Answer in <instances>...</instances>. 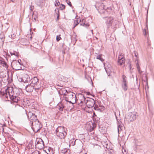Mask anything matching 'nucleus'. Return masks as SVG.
Wrapping results in <instances>:
<instances>
[{"mask_svg":"<svg viewBox=\"0 0 154 154\" xmlns=\"http://www.w3.org/2000/svg\"><path fill=\"white\" fill-rule=\"evenodd\" d=\"M62 91H63V94L67 97H66L65 100L71 104L70 108L71 109L74 107L73 104L76 102V95L74 93L72 92H67V91L65 89H63Z\"/></svg>","mask_w":154,"mask_h":154,"instance_id":"f257e3e1","label":"nucleus"},{"mask_svg":"<svg viewBox=\"0 0 154 154\" xmlns=\"http://www.w3.org/2000/svg\"><path fill=\"white\" fill-rule=\"evenodd\" d=\"M20 110L21 112L23 114H26L29 120L32 123L33 122H35L38 120L37 117L36 116L31 112H29L28 113H27L25 109L22 107H20Z\"/></svg>","mask_w":154,"mask_h":154,"instance_id":"f03ea898","label":"nucleus"},{"mask_svg":"<svg viewBox=\"0 0 154 154\" xmlns=\"http://www.w3.org/2000/svg\"><path fill=\"white\" fill-rule=\"evenodd\" d=\"M103 19L104 20L107 28H109L112 26L114 20V19L113 17L107 16L103 17Z\"/></svg>","mask_w":154,"mask_h":154,"instance_id":"7ed1b4c3","label":"nucleus"},{"mask_svg":"<svg viewBox=\"0 0 154 154\" xmlns=\"http://www.w3.org/2000/svg\"><path fill=\"white\" fill-rule=\"evenodd\" d=\"M30 84L35 87V90H38L41 87L38 79L36 77H34L31 79Z\"/></svg>","mask_w":154,"mask_h":154,"instance_id":"20e7f679","label":"nucleus"},{"mask_svg":"<svg viewBox=\"0 0 154 154\" xmlns=\"http://www.w3.org/2000/svg\"><path fill=\"white\" fill-rule=\"evenodd\" d=\"M32 129L33 131L35 132H38L42 127L41 123L38 120L35 122H32Z\"/></svg>","mask_w":154,"mask_h":154,"instance_id":"39448f33","label":"nucleus"},{"mask_svg":"<svg viewBox=\"0 0 154 154\" xmlns=\"http://www.w3.org/2000/svg\"><path fill=\"white\" fill-rule=\"evenodd\" d=\"M35 147L39 149H43L44 147V143L42 139L40 138H37L35 143Z\"/></svg>","mask_w":154,"mask_h":154,"instance_id":"423d86ee","label":"nucleus"},{"mask_svg":"<svg viewBox=\"0 0 154 154\" xmlns=\"http://www.w3.org/2000/svg\"><path fill=\"white\" fill-rule=\"evenodd\" d=\"M11 64L12 68L15 70H18L22 69L21 64L19 63V61L13 60Z\"/></svg>","mask_w":154,"mask_h":154,"instance_id":"0eeeda50","label":"nucleus"},{"mask_svg":"<svg viewBox=\"0 0 154 154\" xmlns=\"http://www.w3.org/2000/svg\"><path fill=\"white\" fill-rule=\"evenodd\" d=\"M134 145L133 146V149L136 152H139V146L141 145L140 141L139 140L135 139L134 140Z\"/></svg>","mask_w":154,"mask_h":154,"instance_id":"6e6552de","label":"nucleus"},{"mask_svg":"<svg viewBox=\"0 0 154 154\" xmlns=\"http://www.w3.org/2000/svg\"><path fill=\"white\" fill-rule=\"evenodd\" d=\"M106 6L103 3H101L100 5L97 4L96 8L98 7L97 10L100 14H105V10Z\"/></svg>","mask_w":154,"mask_h":154,"instance_id":"1a4fd4ad","label":"nucleus"},{"mask_svg":"<svg viewBox=\"0 0 154 154\" xmlns=\"http://www.w3.org/2000/svg\"><path fill=\"white\" fill-rule=\"evenodd\" d=\"M138 116L137 112H129L128 115L131 122L135 120L136 119L137 116Z\"/></svg>","mask_w":154,"mask_h":154,"instance_id":"9d476101","label":"nucleus"},{"mask_svg":"<svg viewBox=\"0 0 154 154\" xmlns=\"http://www.w3.org/2000/svg\"><path fill=\"white\" fill-rule=\"evenodd\" d=\"M124 54L121 53L119 56L118 60V63L119 65H122L125 63V59L124 57Z\"/></svg>","mask_w":154,"mask_h":154,"instance_id":"9b49d317","label":"nucleus"},{"mask_svg":"<svg viewBox=\"0 0 154 154\" xmlns=\"http://www.w3.org/2000/svg\"><path fill=\"white\" fill-rule=\"evenodd\" d=\"M94 100L92 98H89L87 100L86 104V106L88 108H91L93 107L95 104Z\"/></svg>","mask_w":154,"mask_h":154,"instance_id":"f8f14e48","label":"nucleus"},{"mask_svg":"<svg viewBox=\"0 0 154 154\" xmlns=\"http://www.w3.org/2000/svg\"><path fill=\"white\" fill-rule=\"evenodd\" d=\"M104 68L106 71V72L108 76L110 75V73L112 72V68L110 65L109 64L108 66H106V64H104Z\"/></svg>","mask_w":154,"mask_h":154,"instance_id":"ddd939ff","label":"nucleus"},{"mask_svg":"<svg viewBox=\"0 0 154 154\" xmlns=\"http://www.w3.org/2000/svg\"><path fill=\"white\" fill-rule=\"evenodd\" d=\"M34 88L35 89V87L30 84L27 85L25 87V90L28 92H32Z\"/></svg>","mask_w":154,"mask_h":154,"instance_id":"4468645a","label":"nucleus"},{"mask_svg":"<svg viewBox=\"0 0 154 154\" xmlns=\"http://www.w3.org/2000/svg\"><path fill=\"white\" fill-rule=\"evenodd\" d=\"M9 95L10 96L11 99L14 102L17 103L18 101L20 100V98L18 96H16L13 95L11 96L9 94Z\"/></svg>","mask_w":154,"mask_h":154,"instance_id":"2eb2a0df","label":"nucleus"},{"mask_svg":"<svg viewBox=\"0 0 154 154\" xmlns=\"http://www.w3.org/2000/svg\"><path fill=\"white\" fill-rule=\"evenodd\" d=\"M0 64L6 68V69L8 68V65L6 62L5 61L4 59L0 57Z\"/></svg>","mask_w":154,"mask_h":154,"instance_id":"dca6fc26","label":"nucleus"},{"mask_svg":"<svg viewBox=\"0 0 154 154\" xmlns=\"http://www.w3.org/2000/svg\"><path fill=\"white\" fill-rule=\"evenodd\" d=\"M56 134L57 133L60 134L62 132H66L64 128L62 126H59L57 127L56 130Z\"/></svg>","mask_w":154,"mask_h":154,"instance_id":"f3484780","label":"nucleus"},{"mask_svg":"<svg viewBox=\"0 0 154 154\" xmlns=\"http://www.w3.org/2000/svg\"><path fill=\"white\" fill-rule=\"evenodd\" d=\"M44 151L47 154H53L54 152L53 149L50 147H47Z\"/></svg>","mask_w":154,"mask_h":154,"instance_id":"a211bd4d","label":"nucleus"},{"mask_svg":"<svg viewBox=\"0 0 154 154\" xmlns=\"http://www.w3.org/2000/svg\"><path fill=\"white\" fill-rule=\"evenodd\" d=\"M57 136L59 137L60 139H64L66 135V132H62L60 134L57 133Z\"/></svg>","mask_w":154,"mask_h":154,"instance_id":"6ab92c4d","label":"nucleus"},{"mask_svg":"<svg viewBox=\"0 0 154 154\" xmlns=\"http://www.w3.org/2000/svg\"><path fill=\"white\" fill-rule=\"evenodd\" d=\"M61 152L62 154H71L70 150L66 148L62 149L61 150Z\"/></svg>","mask_w":154,"mask_h":154,"instance_id":"aec40b11","label":"nucleus"},{"mask_svg":"<svg viewBox=\"0 0 154 154\" xmlns=\"http://www.w3.org/2000/svg\"><path fill=\"white\" fill-rule=\"evenodd\" d=\"M57 107V108H58L60 111H63L64 106L63 104L61 102H60L58 104Z\"/></svg>","mask_w":154,"mask_h":154,"instance_id":"412c9836","label":"nucleus"},{"mask_svg":"<svg viewBox=\"0 0 154 154\" xmlns=\"http://www.w3.org/2000/svg\"><path fill=\"white\" fill-rule=\"evenodd\" d=\"M29 76L27 75H25L22 78L21 81H22L24 82H28L29 80Z\"/></svg>","mask_w":154,"mask_h":154,"instance_id":"4be33fe9","label":"nucleus"},{"mask_svg":"<svg viewBox=\"0 0 154 154\" xmlns=\"http://www.w3.org/2000/svg\"><path fill=\"white\" fill-rule=\"evenodd\" d=\"M5 37L3 35H0V46H2L4 42Z\"/></svg>","mask_w":154,"mask_h":154,"instance_id":"5701e85b","label":"nucleus"},{"mask_svg":"<svg viewBox=\"0 0 154 154\" xmlns=\"http://www.w3.org/2000/svg\"><path fill=\"white\" fill-rule=\"evenodd\" d=\"M123 128V126L122 125H121L119 124V122L118 124V134L120 133V132L122 131Z\"/></svg>","mask_w":154,"mask_h":154,"instance_id":"b1692460","label":"nucleus"},{"mask_svg":"<svg viewBox=\"0 0 154 154\" xmlns=\"http://www.w3.org/2000/svg\"><path fill=\"white\" fill-rule=\"evenodd\" d=\"M105 9V14H109L112 11V9L111 7H108L106 6Z\"/></svg>","mask_w":154,"mask_h":154,"instance_id":"393cba45","label":"nucleus"},{"mask_svg":"<svg viewBox=\"0 0 154 154\" xmlns=\"http://www.w3.org/2000/svg\"><path fill=\"white\" fill-rule=\"evenodd\" d=\"M76 140H75V139H71L69 141V146H74L75 145V141Z\"/></svg>","mask_w":154,"mask_h":154,"instance_id":"a878e982","label":"nucleus"},{"mask_svg":"<svg viewBox=\"0 0 154 154\" xmlns=\"http://www.w3.org/2000/svg\"><path fill=\"white\" fill-rule=\"evenodd\" d=\"M127 83H122V88L125 91H126L128 89V86L127 85Z\"/></svg>","mask_w":154,"mask_h":154,"instance_id":"bb28decb","label":"nucleus"},{"mask_svg":"<svg viewBox=\"0 0 154 154\" xmlns=\"http://www.w3.org/2000/svg\"><path fill=\"white\" fill-rule=\"evenodd\" d=\"M122 83H127L126 80V77L124 75H122Z\"/></svg>","mask_w":154,"mask_h":154,"instance_id":"cd10ccee","label":"nucleus"},{"mask_svg":"<svg viewBox=\"0 0 154 154\" xmlns=\"http://www.w3.org/2000/svg\"><path fill=\"white\" fill-rule=\"evenodd\" d=\"M81 97L82 98V99L83 100H79V101L78 100H77L78 103V104H79V103L80 101V103H83L84 101H85V98L83 95L81 94Z\"/></svg>","mask_w":154,"mask_h":154,"instance_id":"c85d7f7f","label":"nucleus"},{"mask_svg":"<svg viewBox=\"0 0 154 154\" xmlns=\"http://www.w3.org/2000/svg\"><path fill=\"white\" fill-rule=\"evenodd\" d=\"M10 54L11 56L14 55L16 57H17L18 56V53L16 51L10 52Z\"/></svg>","mask_w":154,"mask_h":154,"instance_id":"c756f323","label":"nucleus"},{"mask_svg":"<svg viewBox=\"0 0 154 154\" xmlns=\"http://www.w3.org/2000/svg\"><path fill=\"white\" fill-rule=\"evenodd\" d=\"M96 124L95 123H93L92 124V125L90 126V129L91 131L93 130L96 127Z\"/></svg>","mask_w":154,"mask_h":154,"instance_id":"7c9ffc66","label":"nucleus"},{"mask_svg":"<svg viewBox=\"0 0 154 154\" xmlns=\"http://www.w3.org/2000/svg\"><path fill=\"white\" fill-rule=\"evenodd\" d=\"M79 23V20H75L74 21V28L76 26H77Z\"/></svg>","mask_w":154,"mask_h":154,"instance_id":"2f4dec72","label":"nucleus"},{"mask_svg":"<svg viewBox=\"0 0 154 154\" xmlns=\"http://www.w3.org/2000/svg\"><path fill=\"white\" fill-rule=\"evenodd\" d=\"M101 56V54L97 56L96 57V58L97 59L100 60L101 61L103 62V61L104 60L103 59L102 57Z\"/></svg>","mask_w":154,"mask_h":154,"instance_id":"473e14b6","label":"nucleus"},{"mask_svg":"<svg viewBox=\"0 0 154 154\" xmlns=\"http://www.w3.org/2000/svg\"><path fill=\"white\" fill-rule=\"evenodd\" d=\"M43 0H37V4L39 6H40L42 5V3H43Z\"/></svg>","mask_w":154,"mask_h":154,"instance_id":"72a5a7b5","label":"nucleus"},{"mask_svg":"<svg viewBox=\"0 0 154 154\" xmlns=\"http://www.w3.org/2000/svg\"><path fill=\"white\" fill-rule=\"evenodd\" d=\"M37 18V16L36 15L33 14L32 15V20H33V21H34V20L35 21H36Z\"/></svg>","mask_w":154,"mask_h":154,"instance_id":"f704fd0d","label":"nucleus"},{"mask_svg":"<svg viewBox=\"0 0 154 154\" xmlns=\"http://www.w3.org/2000/svg\"><path fill=\"white\" fill-rule=\"evenodd\" d=\"M136 66L139 72L141 73L142 72H141L140 71V67L138 62L137 63H136Z\"/></svg>","mask_w":154,"mask_h":154,"instance_id":"c9c22d12","label":"nucleus"},{"mask_svg":"<svg viewBox=\"0 0 154 154\" xmlns=\"http://www.w3.org/2000/svg\"><path fill=\"white\" fill-rule=\"evenodd\" d=\"M80 25H82V26H83L84 27H86V28H88L89 26V24H86L85 23H81L80 24Z\"/></svg>","mask_w":154,"mask_h":154,"instance_id":"e433bc0d","label":"nucleus"},{"mask_svg":"<svg viewBox=\"0 0 154 154\" xmlns=\"http://www.w3.org/2000/svg\"><path fill=\"white\" fill-rule=\"evenodd\" d=\"M65 6L63 4H61L60 6V8L61 10H63L65 8Z\"/></svg>","mask_w":154,"mask_h":154,"instance_id":"4c0bfd02","label":"nucleus"},{"mask_svg":"<svg viewBox=\"0 0 154 154\" xmlns=\"http://www.w3.org/2000/svg\"><path fill=\"white\" fill-rule=\"evenodd\" d=\"M55 2H56V3L55 4V5L56 6H58L59 4H60V3L58 0H56L55 1Z\"/></svg>","mask_w":154,"mask_h":154,"instance_id":"58836bf2","label":"nucleus"},{"mask_svg":"<svg viewBox=\"0 0 154 154\" xmlns=\"http://www.w3.org/2000/svg\"><path fill=\"white\" fill-rule=\"evenodd\" d=\"M31 154H40V152L38 151H35L33 152Z\"/></svg>","mask_w":154,"mask_h":154,"instance_id":"ea45409f","label":"nucleus"},{"mask_svg":"<svg viewBox=\"0 0 154 154\" xmlns=\"http://www.w3.org/2000/svg\"><path fill=\"white\" fill-rule=\"evenodd\" d=\"M56 14H57V20H58L59 19V10H58L57 12H56Z\"/></svg>","mask_w":154,"mask_h":154,"instance_id":"a19ab883","label":"nucleus"},{"mask_svg":"<svg viewBox=\"0 0 154 154\" xmlns=\"http://www.w3.org/2000/svg\"><path fill=\"white\" fill-rule=\"evenodd\" d=\"M66 2L70 7H72V5L71 3L68 0H66Z\"/></svg>","mask_w":154,"mask_h":154,"instance_id":"79ce46f5","label":"nucleus"},{"mask_svg":"<svg viewBox=\"0 0 154 154\" xmlns=\"http://www.w3.org/2000/svg\"><path fill=\"white\" fill-rule=\"evenodd\" d=\"M60 35H57L56 37V40L57 42L59 41L61 39V37H60Z\"/></svg>","mask_w":154,"mask_h":154,"instance_id":"37998d69","label":"nucleus"},{"mask_svg":"<svg viewBox=\"0 0 154 154\" xmlns=\"http://www.w3.org/2000/svg\"><path fill=\"white\" fill-rule=\"evenodd\" d=\"M94 109L95 110H100V109L97 106L95 105L94 107Z\"/></svg>","mask_w":154,"mask_h":154,"instance_id":"c03bdc74","label":"nucleus"},{"mask_svg":"<svg viewBox=\"0 0 154 154\" xmlns=\"http://www.w3.org/2000/svg\"><path fill=\"white\" fill-rule=\"evenodd\" d=\"M122 152L123 153V154H126L127 152L125 150V149L123 148L122 150Z\"/></svg>","mask_w":154,"mask_h":154,"instance_id":"a18cd8bd","label":"nucleus"},{"mask_svg":"<svg viewBox=\"0 0 154 154\" xmlns=\"http://www.w3.org/2000/svg\"><path fill=\"white\" fill-rule=\"evenodd\" d=\"M29 8H30L31 11H32L33 10L34 7H33V6H32V5H31L30 6Z\"/></svg>","mask_w":154,"mask_h":154,"instance_id":"49530a36","label":"nucleus"},{"mask_svg":"<svg viewBox=\"0 0 154 154\" xmlns=\"http://www.w3.org/2000/svg\"><path fill=\"white\" fill-rule=\"evenodd\" d=\"M2 23L0 21V29L2 28Z\"/></svg>","mask_w":154,"mask_h":154,"instance_id":"de8ad7c7","label":"nucleus"},{"mask_svg":"<svg viewBox=\"0 0 154 154\" xmlns=\"http://www.w3.org/2000/svg\"><path fill=\"white\" fill-rule=\"evenodd\" d=\"M85 23V19H82V23Z\"/></svg>","mask_w":154,"mask_h":154,"instance_id":"09e8293b","label":"nucleus"},{"mask_svg":"<svg viewBox=\"0 0 154 154\" xmlns=\"http://www.w3.org/2000/svg\"><path fill=\"white\" fill-rule=\"evenodd\" d=\"M143 34L144 35H146V32L145 29L144 30V31H143Z\"/></svg>","mask_w":154,"mask_h":154,"instance_id":"8fccbe9b","label":"nucleus"},{"mask_svg":"<svg viewBox=\"0 0 154 154\" xmlns=\"http://www.w3.org/2000/svg\"><path fill=\"white\" fill-rule=\"evenodd\" d=\"M11 2H14L15 1L14 0L13 1V0H10V1H9L8 3H10Z\"/></svg>","mask_w":154,"mask_h":154,"instance_id":"3c124183","label":"nucleus"},{"mask_svg":"<svg viewBox=\"0 0 154 154\" xmlns=\"http://www.w3.org/2000/svg\"><path fill=\"white\" fill-rule=\"evenodd\" d=\"M86 94L88 95H90V93L89 92H87Z\"/></svg>","mask_w":154,"mask_h":154,"instance_id":"603ef678","label":"nucleus"},{"mask_svg":"<svg viewBox=\"0 0 154 154\" xmlns=\"http://www.w3.org/2000/svg\"><path fill=\"white\" fill-rule=\"evenodd\" d=\"M134 55H135V56L136 57H137V55L136 54V53H135V51H134Z\"/></svg>","mask_w":154,"mask_h":154,"instance_id":"864d4df0","label":"nucleus"},{"mask_svg":"<svg viewBox=\"0 0 154 154\" xmlns=\"http://www.w3.org/2000/svg\"><path fill=\"white\" fill-rule=\"evenodd\" d=\"M17 61H19V63H20V62H21V60L20 59H19L18 60H17Z\"/></svg>","mask_w":154,"mask_h":154,"instance_id":"5fc2aeb1","label":"nucleus"},{"mask_svg":"<svg viewBox=\"0 0 154 154\" xmlns=\"http://www.w3.org/2000/svg\"><path fill=\"white\" fill-rule=\"evenodd\" d=\"M80 154H87L86 153H83V152H81Z\"/></svg>","mask_w":154,"mask_h":154,"instance_id":"6e6d98bb","label":"nucleus"},{"mask_svg":"<svg viewBox=\"0 0 154 154\" xmlns=\"http://www.w3.org/2000/svg\"><path fill=\"white\" fill-rule=\"evenodd\" d=\"M114 27H116V24H115L114 25H113Z\"/></svg>","mask_w":154,"mask_h":154,"instance_id":"4d7b16f0","label":"nucleus"},{"mask_svg":"<svg viewBox=\"0 0 154 154\" xmlns=\"http://www.w3.org/2000/svg\"><path fill=\"white\" fill-rule=\"evenodd\" d=\"M131 65L130 64L129 67V68H130V69H131Z\"/></svg>","mask_w":154,"mask_h":154,"instance_id":"13d9d810","label":"nucleus"},{"mask_svg":"<svg viewBox=\"0 0 154 154\" xmlns=\"http://www.w3.org/2000/svg\"><path fill=\"white\" fill-rule=\"evenodd\" d=\"M91 32L92 33V34H93V30H91Z\"/></svg>","mask_w":154,"mask_h":154,"instance_id":"bf43d9fd","label":"nucleus"},{"mask_svg":"<svg viewBox=\"0 0 154 154\" xmlns=\"http://www.w3.org/2000/svg\"><path fill=\"white\" fill-rule=\"evenodd\" d=\"M12 35H11V37L12 38Z\"/></svg>","mask_w":154,"mask_h":154,"instance_id":"052dcab7","label":"nucleus"},{"mask_svg":"<svg viewBox=\"0 0 154 154\" xmlns=\"http://www.w3.org/2000/svg\"><path fill=\"white\" fill-rule=\"evenodd\" d=\"M55 11H56V10L55 9Z\"/></svg>","mask_w":154,"mask_h":154,"instance_id":"680f3d73","label":"nucleus"},{"mask_svg":"<svg viewBox=\"0 0 154 154\" xmlns=\"http://www.w3.org/2000/svg\"><path fill=\"white\" fill-rule=\"evenodd\" d=\"M81 21V20H79V22H80Z\"/></svg>","mask_w":154,"mask_h":154,"instance_id":"e2e57ef3","label":"nucleus"},{"mask_svg":"<svg viewBox=\"0 0 154 154\" xmlns=\"http://www.w3.org/2000/svg\"><path fill=\"white\" fill-rule=\"evenodd\" d=\"M94 115H95V113H94Z\"/></svg>","mask_w":154,"mask_h":154,"instance_id":"0e129e2a","label":"nucleus"}]
</instances>
